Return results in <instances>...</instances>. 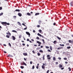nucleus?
<instances>
[{
	"label": "nucleus",
	"mask_w": 73,
	"mask_h": 73,
	"mask_svg": "<svg viewBox=\"0 0 73 73\" xmlns=\"http://www.w3.org/2000/svg\"><path fill=\"white\" fill-rule=\"evenodd\" d=\"M39 32L40 33H41V32H42V30H41V29H40L39 30Z\"/></svg>",
	"instance_id": "33"
},
{
	"label": "nucleus",
	"mask_w": 73,
	"mask_h": 73,
	"mask_svg": "<svg viewBox=\"0 0 73 73\" xmlns=\"http://www.w3.org/2000/svg\"><path fill=\"white\" fill-rule=\"evenodd\" d=\"M1 24L4 26H7V22H2Z\"/></svg>",
	"instance_id": "1"
},
{
	"label": "nucleus",
	"mask_w": 73,
	"mask_h": 73,
	"mask_svg": "<svg viewBox=\"0 0 73 73\" xmlns=\"http://www.w3.org/2000/svg\"><path fill=\"white\" fill-rule=\"evenodd\" d=\"M36 50H38L39 49H40V47L39 48H36Z\"/></svg>",
	"instance_id": "47"
},
{
	"label": "nucleus",
	"mask_w": 73,
	"mask_h": 73,
	"mask_svg": "<svg viewBox=\"0 0 73 73\" xmlns=\"http://www.w3.org/2000/svg\"><path fill=\"white\" fill-rule=\"evenodd\" d=\"M18 15L20 17H21L22 16V14H21L20 13H19L18 14Z\"/></svg>",
	"instance_id": "5"
},
{
	"label": "nucleus",
	"mask_w": 73,
	"mask_h": 73,
	"mask_svg": "<svg viewBox=\"0 0 73 73\" xmlns=\"http://www.w3.org/2000/svg\"><path fill=\"white\" fill-rule=\"evenodd\" d=\"M60 46H64V44H60Z\"/></svg>",
	"instance_id": "30"
},
{
	"label": "nucleus",
	"mask_w": 73,
	"mask_h": 73,
	"mask_svg": "<svg viewBox=\"0 0 73 73\" xmlns=\"http://www.w3.org/2000/svg\"><path fill=\"white\" fill-rule=\"evenodd\" d=\"M39 52H40V53H43V52H43V51H42V50H40L39 51Z\"/></svg>",
	"instance_id": "15"
},
{
	"label": "nucleus",
	"mask_w": 73,
	"mask_h": 73,
	"mask_svg": "<svg viewBox=\"0 0 73 73\" xmlns=\"http://www.w3.org/2000/svg\"><path fill=\"white\" fill-rule=\"evenodd\" d=\"M9 44L10 46H11V43H9Z\"/></svg>",
	"instance_id": "48"
},
{
	"label": "nucleus",
	"mask_w": 73,
	"mask_h": 73,
	"mask_svg": "<svg viewBox=\"0 0 73 73\" xmlns=\"http://www.w3.org/2000/svg\"><path fill=\"white\" fill-rule=\"evenodd\" d=\"M41 23H42V22L41 21L39 20L38 21V24H41Z\"/></svg>",
	"instance_id": "11"
},
{
	"label": "nucleus",
	"mask_w": 73,
	"mask_h": 73,
	"mask_svg": "<svg viewBox=\"0 0 73 73\" xmlns=\"http://www.w3.org/2000/svg\"><path fill=\"white\" fill-rule=\"evenodd\" d=\"M33 32L34 33H35V32H36V31H35V30H33Z\"/></svg>",
	"instance_id": "58"
},
{
	"label": "nucleus",
	"mask_w": 73,
	"mask_h": 73,
	"mask_svg": "<svg viewBox=\"0 0 73 73\" xmlns=\"http://www.w3.org/2000/svg\"><path fill=\"white\" fill-rule=\"evenodd\" d=\"M22 25H23L25 26V27L26 26V25H25V24H24V23H22Z\"/></svg>",
	"instance_id": "45"
},
{
	"label": "nucleus",
	"mask_w": 73,
	"mask_h": 73,
	"mask_svg": "<svg viewBox=\"0 0 73 73\" xmlns=\"http://www.w3.org/2000/svg\"><path fill=\"white\" fill-rule=\"evenodd\" d=\"M8 33H6L7 35H9V36H11V34L9 33V31H8Z\"/></svg>",
	"instance_id": "9"
},
{
	"label": "nucleus",
	"mask_w": 73,
	"mask_h": 73,
	"mask_svg": "<svg viewBox=\"0 0 73 73\" xmlns=\"http://www.w3.org/2000/svg\"><path fill=\"white\" fill-rule=\"evenodd\" d=\"M6 25H9L10 24L9 23H7L6 22Z\"/></svg>",
	"instance_id": "39"
},
{
	"label": "nucleus",
	"mask_w": 73,
	"mask_h": 73,
	"mask_svg": "<svg viewBox=\"0 0 73 73\" xmlns=\"http://www.w3.org/2000/svg\"><path fill=\"white\" fill-rule=\"evenodd\" d=\"M27 15H28V16H31V15L29 13H27Z\"/></svg>",
	"instance_id": "22"
},
{
	"label": "nucleus",
	"mask_w": 73,
	"mask_h": 73,
	"mask_svg": "<svg viewBox=\"0 0 73 73\" xmlns=\"http://www.w3.org/2000/svg\"><path fill=\"white\" fill-rule=\"evenodd\" d=\"M37 28H40V25H37Z\"/></svg>",
	"instance_id": "46"
},
{
	"label": "nucleus",
	"mask_w": 73,
	"mask_h": 73,
	"mask_svg": "<svg viewBox=\"0 0 73 73\" xmlns=\"http://www.w3.org/2000/svg\"><path fill=\"white\" fill-rule=\"evenodd\" d=\"M12 32H14L15 33H17V31L15 30H12Z\"/></svg>",
	"instance_id": "20"
},
{
	"label": "nucleus",
	"mask_w": 73,
	"mask_h": 73,
	"mask_svg": "<svg viewBox=\"0 0 73 73\" xmlns=\"http://www.w3.org/2000/svg\"><path fill=\"white\" fill-rule=\"evenodd\" d=\"M71 48V47H70V46H69L67 47V49H70Z\"/></svg>",
	"instance_id": "31"
},
{
	"label": "nucleus",
	"mask_w": 73,
	"mask_h": 73,
	"mask_svg": "<svg viewBox=\"0 0 73 73\" xmlns=\"http://www.w3.org/2000/svg\"><path fill=\"white\" fill-rule=\"evenodd\" d=\"M56 23H53V25H56Z\"/></svg>",
	"instance_id": "55"
},
{
	"label": "nucleus",
	"mask_w": 73,
	"mask_h": 73,
	"mask_svg": "<svg viewBox=\"0 0 73 73\" xmlns=\"http://www.w3.org/2000/svg\"><path fill=\"white\" fill-rule=\"evenodd\" d=\"M58 64V62H56V65H57V64Z\"/></svg>",
	"instance_id": "62"
},
{
	"label": "nucleus",
	"mask_w": 73,
	"mask_h": 73,
	"mask_svg": "<svg viewBox=\"0 0 73 73\" xmlns=\"http://www.w3.org/2000/svg\"><path fill=\"white\" fill-rule=\"evenodd\" d=\"M23 54L24 56H27V53H23Z\"/></svg>",
	"instance_id": "12"
},
{
	"label": "nucleus",
	"mask_w": 73,
	"mask_h": 73,
	"mask_svg": "<svg viewBox=\"0 0 73 73\" xmlns=\"http://www.w3.org/2000/svg\"><path fill=\"white\" fill-rule=\"evenodd\" d=\"M37 35H38V36H40V37H42L43 38H44V37L43 36H42L41 34H40V33H38L37 34Z\"/></svg>",
	"instance_id": "6"
},
{
	"label": "nucleus",
	"mask_w": 73,
	"mask_h": 73,
	"mask_svg": "<svg viewBox=\"0 0 73 73\" xmlns=\"http://www.w3.org/2000/svg\"><path fill=\"white\" fill-rule=\"evenodd\" d=\"M45 64L43 63V65L42 66H45Z\"/></svg>",
	"instance_id": "61"
},
{
	"label": "nucleus",
	"mask_w": 73,
	"mask_h": 73,
	"mask_svg": "<svg viewBox=\"0 0 73 73\" xmlns=\"http://www.w3.org/2000/svg\"><path fill=\"white\" fill-rule=\"evenodd\" d=\"M21 68V69H24V66H20Z\"/></svg>",
	"instance_id": "29"
},
{
	"label": "nucleus",
	"mask_w": 73,
	"mask_h": 73,
	"mask_svg": "<svg viewBox=\"0 0 73 73\" xmlns=\"http://www.w3.org/2000/svg\"><path fill=\"white\" fill-rule=\"evenodd\" d=\"M25 44L24 43H23L22 44V45H23V46H25Z\"/></svg>",
	"instance_id": "56"
},
{
	"label": "nucleus",
	"mask_w": 73,
	"mask_h": 73,
	"mask_svg": "<svg viewBox=\"0 0 73 73\" xmlns=\"http://www.w3.org/2000/svg\"><path fill=\"white\" fill-rule=\"evenodd\" d=\"M17 23L18 24V25H20V26H21V23H20L18 22H17Z\"/></svg>",
	"instance_id": "19"
},
{
	"label": "nucleus",
	"mask_w": 73,
	"mask_h": 73,
	"mask_svg": "<svg viewBox=\"0 0 73 73\" xmlns=\"http://www.w3.org/2000/svg\"><path fill=\"white\" fill-rule=\"evenodd\" d=\"M26 29H27V27H26L24 29V30H26Z\"/></svg>",
	"instance_id": "41"
},
{
	"label": "nucleus",
	"mask_w": 73,
	"mask_h": 73,
	"mask_svg": "<svg viewBox=\"0 0 73 73\" xmlns=\"http://www.w3.org/2000/svg\"><path fill=\"white\" fill-rule=\"evenodd\" d=\"M6 37H7V38H10V37L9 35V36L8 35H6Z\"/></svg>",
	"instance_id": "27"
},
{
	"label": "nucleus",
	"mask_w": 73,
	"mask_h": 73,
	"mask_svg": "<svg viewBox=\"0 0 73 73\" xmlns=\"http://www.w3.org/2000/svg\"><path fill=\"white\" fill-rule=\"evenodd\" d=\"M37 54L38 56H40L41 55V54H40V52H38Z\"/></svg>",
	"instance_id": "24"
},
{
	"label": "nucleus",
	"mask_w": 73,
	"mask_h": 73,
	"mask_svg": "<svg viewBox=\"0 0 73 73\" xmlns=\"http://www.w3.org/2000/svg\"><path fill=\"white\" fill-rule=\"evenodd\" d=\"M36 39L37 40H40V38H39V37L37 36L36 38Z\"/></svg>",
	"instance_id": "36"
},
{
	"label": "nucleus",
	"mask_w": 73,
	"mask_h": 73,
	"mask_svg": "<svg viewBox=\"0 0 73 73\" xmlns=\"http://www.w3.org/2000/svg\"><path fill=\"white\" fill-rule=\"evenodd\" d=\"M53 43L54 44H56L57 43V41H56V40H55L54 41Z\"/></svg>",
	"instance_id": "26"
},
{
	"label": "nucleus",
	"mask_w": 73,
	"mask_h": 73,
	"mask_svg": "<svg viewBox=\"0 0 73 73\" xmlns=\"http://www.w3.org/2000/svg\"><path fill=\"white\" fill-rule=\"evenodd\" d=\"M32 52L33 53H34V54H35V51H34V50H33L32 51Z\"/></svg>",
	"instance_id": "42"
},
{
	"label": "nucleus",
	"mask_w": 73,
	"mask_h": 73,
	"mask_svg": "<svg viewBox=\"0 0 73 73\" xmlns=\"http://www.w3.org/2000/svg\"><path fill=\"white\" fill-rule=\"evenodd\" d=\"M62 48H64L62 47H59L58 48V50H60V49H62Z\"/></svg>",
	"instance_id": "10"
},
{
	"label": "nucleus",
	"mask_w": 73,
	"mask_h": 73,
	"mask_svg": "<svg viewBox=\"0 0 73 73\" xmlns=\"http://www.w3.org/2000/svg\"><path fill=\"white\" fill-rule=\"evenodd\" d=\"M14 18H16V16H14L13 17Z\"/></svg>",
	"instance_id": "59"
},
{
	"label": "nucleus",
	"mask_w": 73,
	"mask_h": 73,
	"mask_svg": "<svg viewBox=\"0 0 73 73\" xmlns=\"http://www.w3.org/2000/svg\"><path fill=\"white\" fill-rule=\"evenodd\" d=\"M3 15V13H0V16H2Z\"/></svg>",
	"instance_id": "32"
},
{
	"label": "nucleus",
	"mask_w": 73,
	"mask_h": 73,
	"mask_svg": "<svg viewBox=\"0 0 73 73\" xmlns=\"http://www.w3.org/2000/svg\"><path fill=\"white\" fill-rule=\"evenodd\" d=\"M64 69V67H63V68H61V70H63V69Z\"/></svg>",
	"instance_id": "64"
},
{
	"label": "nucleus",
	"mask_w": 73,
	"mask_h": 73,
	"mask_svg": "<svg viewBox=\"0 0 73 73\" xmlns=\"http://www.w3.org/2000/svg\"><path fill=\"white\" fill-rule=\"evenodd\" d=\"M32 69H35V66L33 65V66Z\"/></svg>",
	"instance_id": "40"
},
{
	"label": "nucleus",
	"mask_w": 73,
	"mask_h": 73,
	"mask_svg": "<svg viewBox=\"0 0 73 73\" xmlns=\"http://www.w3.org/2000/svg\"><path fill=\"white\" fill-rule=\"evenodd\" d=\"M42 58L43 60H45V55H44L43 56H42Z\"/></svg>",
	"instance_id": "25"
},
{
	"label": "nucleus",
	"mask_w": 73,
	"mask_h": 73,
	"mask_svg": "<svg viewBox=\"0 0 73 73\" xmlns=\"http://www.w3.org/2000/svg\"><path fill=\"white\" fill-rule=\"evenodd\" d=\"M7 57H12V56L10 54H9L8 56H7Z\"/></svg>",
	"instance_id": "21"
},
{
	"label": "nucleus",
	"mask_w": 73,
	"mask_h": 73,
	"mask_svg": "<svg viewBox=\"0 0 73 73\" xmlns=\"http://www.w3.org/2000/svg\"><path fill=\"white\" fill-rule=\"evenodd\" d=\"M63 66L62 65H60L59 66V67L61 68H62Z\"/></svg>",
	"instance_id": "23"
},
{
	"label": "nucleus",
	"mask_w": 73,
	"mask_h": 73,
	"mask_svg": "<svg viewBox=\"0 0 73 73\" xmlns=\"http://www.w3.org/2000/svg\"><path fill=\"white\" fill-rule=\"evenodd\" d=\"M48 52H51V51H50V50L49 49H48Z\"/></svg>",
	"instance_id": "50"
},
{
	"label": "nucleus",
	"mask_w": 73,
	"mask_h": 73,
	"mask_svg": "<svg viewBox=\"0 0 73 73\" xmlns=\"http://www.w3.org/2000/svg\"><path fill=\"white\" fill-rule=\"evenodd\" d=\"M53 61H56V57H53Z\"/></svg>",
	"instance_id": "16"
},
{
	"label": "nucleus",
	"mask_w": 73,
	"mask_h": 73,
	"mask_svg": "<svg viewBox=\"0 0 73 73\" xmlns=\"http://www.w3.org/2000/svg\"><path fill=\"white\" fill-rule=\"evenodd\" d=\"M40 15V13H36L35 14V16H37V15Z\"/></svg>",
	"instance_id": "13"
},
{
	"label": "nucleus",
	"mask_w": 73,
	"mask_h": 73,
	"mask_svg": "<svg viewBox=\"0 0 73 73\" xmlns=\"http://www.w3.org/2000/svg\"><path fill=\"white\" fill-rule=\"evenodd\" d=\"M68 69L69 70V71H71V68H70V67H69Z\"/></svg>",
	"instance_id": "37"
},
{
	"label": "nucleus",
	"mask_w": 73,
	"mask_h": 73,
	"mask_svg": "<svg viewBox=\"0 0 73 73\" xmlns=\"http://www.w3.org/2000/svg\"><path fill=\"white\" fill-rule=\"evenodd\" d=\"M57 38L58 39V40H61V38H60L58 36H56Z\"/></svg>",
	"instance_id": "28"
},
{
	"label": "nucleus",
	"mask_w": 73,
	"mask_h": 73,
	"mask_svg": "<svg viewBox=\"0 0 73 73\" xmlns=\"http://www.w3.org/2000/svg\"><path fill=\"white\" fill-rule=\"evenodd\" d=\"M14 12H20V9H16L15 11H14Z\"/></svg>",
	"instance_id": "3"
},
{
	"label": "nucleus",
	"mask_w": 73,
	"mask_h": 73,
	"mask_svg": "<svg viewBox=\"0 0 73 73\" xmlns=\"http://www.w3.org/2000/svg\"><path fill=\"white\" fill-rule=\"evenodd\" d=\"M50 57V55H47V58L48 60H50L51 58H50V57Z\"/></svg>",
	"instance_id": "2"
},
{
	"label": "nucleus",
	"mask_w": 73,
	"mask_h": 73,
	"mask_svg": "<svg viewBox=\"0 0 73 73\" xmlns=\"http://www.w3.org/2000/svg\"><path fill=\"white\" fill-rule=\"evenodd\" d=\"M64 60H67V58H64Z\"/></svg>",
	"instance_id": "43"
},
{
	"label": "nucleus",
	"mask_w": 73,
	"mask_h": 73,
	"mask_svg": "<svg viewBox=\"0 0 73 73\" xmlns=\"http://www.w3.org/2000/svg\"><path fill=\"white\" fill-rule=\"evenodd\" d=\"M70 5L71 7H73V1H71L70 3Z\"/></svg>",
	"instance_id": "8"
},
{
	"label": "nucleus",
	"mask_w": 73,
	"mask_h": 73,
	"mask_svg": "<svg viewBox=\"0 0 73 73\" xmlns=\"http://www.w3.org/2000/svg\"><path fill=\"white\" fill-rule=\"evenodd\" d=\"M42 69H45V67L44 66H42Z\"/></svg>",
	"instance_id": "18"
},
{
	"label": "nucleus",
	"mask_w": 73,
	"mask_h": 73,
	"mask_svg": "<svg viewBox=\"0 0 73 73\" xmlns=\"http://www.w3.org/2000/svg\"><path fill=\"white\" fill-rule=\"evenodd\" d=\"M36 69H38V66H37L36 67Z\"/></svg>",
	"instance_id": "60"
},
{
	"label": "nucleus",
	"mask_w": 73,
	"mask_h": 73,
	"mask_svg": "<svg viewBox=\"0 0 73 73\" xmlns=\"http://www.w3.org/2000/svg\"><path fill=\"white\" fill-rule=\"evenodd\" d=\"M36 42H37V43H38V44H41V42H39V41H37Z\"/></svg>",
	"instance_id": "17"
},
{
	"label": "nucleus",
	"mask_w": 73,
	"mask_h": 73,
	"mask_svg": "<svg viewBox=\"0 0 73 73\" xmlns=\"http://www.w3.org/2000/svg\"><path fill=\"white\" fill-rule=\"evenodd\" d=\"M3 52H4V53H7V52H6V51H3Z\"/></svg>",
	"instance_id": "63"
},
{
	"label": "nucleus",
	"mask_w": 73,
	"mask_h": 73,
	"mask_svg": "<svg viewBox=\"0 0 73 73\" xmlns=\"http://www.w3.org/2000/svg\"><path fill=\"white\" fill-rule=\"evenodd\" d=\"M68 63V62H65V63L66 64H67Z\"/></svg>",
	"instance_id": "57"
},
{
	"label": "nucleus",
	"mask_w": 73,
	"mask_h": 73,
	"mask_svg": "<svg viewBox=\"0 0 73 73\" xmlns=\"http://www.w3.org/2000/svg\"><path fill=\"white\" fill-rule=\"evenodd\" d=\"M50 49L51 50H52V46H50Z\"/></svg>",
	"instance_id": "35"
},
{
	"label": "nucleus",
	"mask_w": 73,
	"mask_h": 73,
	"mask_svg": "<svg viewBox=\"0 0 73 73\" xmlns=\"http://www.w3.org/2000/svg\"><path fill=\"white\" fill-rule=\"evenodd\" d=\"M23 64H24V65H25V66H27V64L25 63V62H23Z\"/></svg>",
	"instance_id": "14"
},
{
	"label": "nucleus",
	"mask_w": 73,
	"mask_h": 73,
	"mask_svg": "<svg viewBox=\"0 0 73 73\" xmlns=\"http://www.w3.org/2000/svg\"><path fill=\"white\" fill-rule=\"evenodd\" d=\"M12 38L13 39V40H15L16 39V38L14 36H12Z\"/></svg>",
	"instance_id": "4"
},
{
	"label": "nucleus",
	"mask_w": 73,
	"mask_h": 73,
	"mask_svg": "<svg viewBox=\"0 0 73 73\" xmlns=\"http://www.w3.org/2000/svg\"><path fill=\"white\" fill-rule=\"evenodd\" d=\"M45 48L46 49H49V47H48V46H45Z\"/></svg>",
	"instance_id": "34"
},
{
	"label": "nucleus",
	"mask_w": 73,
	"mask_h": 73,
	"mask_svg": "<svg viewBox=\"0 0 73 73\" xmlns=\"http://www.w3.org/2000/svg\"><path fill=\"white\" fill-rule=\"evenodd\" d=\"M42 41H43V44H45V41L44 40V39H42Z\"/></svg>",
	"instance_id": "38"
},
{
	"label": "nucleus",
	"mask_w": 73,
	"mask_h": 73,
	"mask_svg": "<svg viewBox=\"0 0 73 73\" xmlns=\"http://www.w3.org/2000/svg\"><path fill=\"white\" fill-rule=\"evenodd\" d=\"M27 41H29V38H28L27 39Z\"/></svg>",
	"instance_id": "54"
},
{
	"label": "nucleus",
	"mask_w": 73,
	"mask_h": 73,
	"mask_svg": "<svg viewBox=\"0 0 73 73\" xmlns=\"http://www.w3.org/2000/svg\"><path fill=\"white\" fill-rule=\"evenodd\" d=\"M71 41H72L70 40H68V42H70V43H71Z\"/></svg>",
	"instance_id": "44"
},
{
	"label": "nucleus",
	"mask_w": 73,
	"mask_h": 73,
	"mask_svg": "<svg viewBox=\"0 0 73 73\" xmlns=\"http://www.w3.org/2000/svg\"><path fill=\"white\" fill-rule=\"evenodd\" d=\"M58 59H59V60H61V58L60 57H58Z\"/></svg>",
	"instance_id": "52"
},
{
	"label": "nucleus",
	"mask_w": 73,
	"mask_h": 73,
	"mask_svg": "<svg viewBox=\"0 0 73 73\" xmlns=\"http://www.w3.org/2000/svg\"><path fill=\"white\" fill-rule=\"evenodd\" d=\"M49 70H48L46 72V73H49Z\"/></svg>",
	"instance_id": "49"
},
{
	"label": "nucleus",
	"mask_w": 73,
	"mask_h": 73,
	"mask_svg": "<svg viewBox=\"0 0 73 73\" xmlns=\"http://www.w3.org/2000/svg\"><path fill=\"white\" fill-rule=\"evenodd\" d=\"M30 64H32V63H33V62L32 61H31L30 62Z\"/></svg>",
	"instance_id": "53"
},
{
	"label": "nucleus",
	"mask_w": 73,
	"mask_h": 73,
	"mask_svg": "<svg viewBox=\"0 0 73 73\" xmlns=\"http://www.w3.org/2000/svg\"><path fill=\"white\" fill-rule=\"evenodd\" d=\"M26 33L27 35H29V36H31V34H30V33H29V32H26Z\"/></svg>",
	"instance_id": "7"
},
{
	"label": "nucleus",
	"mask_w": 73,
	"mask_h": 73,
	"mask_svg": "<svg viewBox=\"0 0 73 73\" xmlns=\"http://www.w3.org/2000/svg\"><path fill=\"white\" fill-rule=\"evenodd\" d=\"M3 9V8L2 7H0V10H1Z\"/></svg>",
	"instance_id": "51"
}]
</instances>
